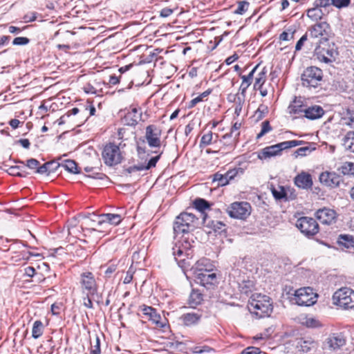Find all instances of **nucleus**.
<instances>
[{
	"mask_svg": "<svg viewBox=\"0 0 354 354\" xmlns=\"http://www.w3.org/2000/svg\"><path fill=\"white\" fill-rule=\"evenodd\" d=\"M312 47L325 45L332 35L331 28L326 22H321L310 27L306 31Z\"/></svg>",
	"mask_w": 354,
	"mask_h": 354,
	"instance_id": "f257e3e1",
	"label": "nucleus"
},
{
	"mask_svg": "<svg viewBox=\"0 0 354 354\" xmlns=\"http://www.w3.org/2000/svg\"><path fill=\"white\" fill-rule=\"evenodd\" d=\"M249 310L259 317H268L272 312V305L268 296L255 293L249 300Z\"/></svg>",
	"mask_w": 354,
	"mask_h": 354,
	"instance_id": "f03ea898",
	"label": "nucleus"
},
{
	"mask_svg": "<svg viewBox=\"0 0 354 354\" xmlns=\"http://www.w3.org/2000/svg\"><path fill=\"white\" fill-rule=\"evenodd\" d=\"M197 220L196 216L191 213L184 212L181 213L176 218L174 223V237L176 238L182 234V238L185 234L189 236V231L192 227H194V223Z\"/></svg>",
	"mask_w": 354,
	"mask_h": 354,
	"instance_id": "7ed1b4c3",
	"label": "nucleus"
},
{
	"mask_svg": "<svg viewBox=\"0 0 354 354\" xmlns=\"http://www.w3.org/2000/svg\"><path fill=\"white\" fill-rule=\"evenodd\" d=\"M302 142L303 141L294 140L282 142L277 145L267 147L259 152L258 158L261 160H266L267 158L278 156L283 149L301 145Z\"/></svg>",
	"mask_w": 354,
	"mask_h": 354,
	"instance_id": "20e7f679",
	"label": "nucleus"
},
{
	"mask_svg": "<svg viewBox=\"0 0 354 354\" xmlns=\"http://www.w3.org/2000/svg\"><path fill=\"white\" fill-rule=\"evenodd\" d=\"M333 301L335 305L351 308L354 307V290L347 287L342 288L333 294Z\"/></svg>",
	"mask_w": 354,
	"mask_h": 354,
	"instance_id": "39448f33",
	"label": "nucleus"
},
{
	"mask_svg": "<svg viewBox=\"0 0 354 354\" xmlns=\"http://www.w3.org/2000/svg\"><path fill=\"white\" fill-rule=\"evenodd\" d=\"M122 221V216L119 214H103L99 216L97 221H92L95 224L93 225L97 228L87 229L88 232H104L105 230L111 225H118Z\"/></svg>",
	"mask_w": 354,
	"mask_h": 354,
	"instance_id": "423d86ee",
	"label": "nucleus"
},
{
	"mask_svg": "<svg viewBox=\"0 0 354 354\" xmlns=\"http://www.w3.org/2000/svg\"><path fill=\"white\" fill-rule=\"evenodd\" d=\"M323 77L322 71L315 66L308 67L301 75L302 85L306 87L315 88Z\"/></svg>",
	"mask_w": 354,
	"mask_h": 354,
	"instance_id": "0eeeda50",
	"label": "nucleus"
},
{
	"mask_svg": "<svg viewBox=\"0 0 354 354\" xmlns=\"http://www.w3.org/2000/svg\"><path fill=\"white\" fill-rule=\"evenodd\" d=\"M201 263L197 262L195 268L192 267L191 271L194 274L197 283L202 286L214 285L216 283V274L215 272L207 269L200 268Z\"/></svg>",
	"mask_w": 354,
	"mask_h": 354,
	"instance_id": "6e6552de",
	"label": "nucleus"
},
{
	"mask_svg": "<svg viewBox=\"0 0 354 354\" xmlns=\"http://www.w3.org/2000/svg\"><path fill=\"white\" fill-rule=\"evenodd\" d=\"M317 297V293L310 287L299 288L295 293V303L299 306H312L316 302Z\"/></svg>",
	"mask_w": 354,
	"mask_h": 354,
	"instance_id": "1a4fd4ad",
	"label": "nucleus"
},
{
	"mask_svg": "<svg viewBox=\"0 0 354 354\" xmlns=\"http://www.w3.org/2000/svg\"><path fill=\"white\" fill-rule=\"evenodd\" d=\"M102 158L104 163L108 166L115 165L121 162L122 156L118 146L109 143L102 151Z\"/></svg>",
	"mask_w": 354,
	"mask_h": 354,
	"instance_id": "9d476101",
	"label": "nucleus"
},
{
	"mask_svg": "<svg viewBox=\"0 0 354 354\" xmlns=\"http://www.w3.org/2000/svg\"><path fill=\"white\" fill-rule=\"evenodd\" d=\"M251 206L247 202H235L227 209L229 216L234 218L245 219L250 214Z\"/></svg>",
	"mask_w": 354,
	"mask_h": 354,
	"instance_id": "9b49d317",
	"label": "nucleus"
},
{
	"mask_svg": "<svg viewBox=\"0 0 354 354\" xmlns=\"http://www.w3.org/2000/svg\"><path fill=\"white\" fill-rule=\"evenodd\" d=\"M297 227L306 236H313L319 231V225L316 221L310 217H301L297 220Z\"/></svg>",
	"mask_w": 354,
	"mask_h": 354,
	"instance_id": "f8f14e48",
	"label": "nucleus"
},
{
	"mask_svg": "<svg viewBox=\"0 0 354 354\" xmlns=\"http://www.w3.org/2000/svg\"><path fill=\"white\" fill-rule=\"evenodd\" d=\"M161 130L155 125H149L146 127L145 138L151 147H160Z\"/></svg>",
	"mask_w": 354,
	"mask_h": 354,
	"instance_id": "ddd939ff",
	"label": "nucleus"
},
{
	"mask_svg": "<svg viewBox=\"0 0 354 354\" xmlns=\"http://www.w3.org/2000/svg\"><path fill=\"white\" fill-rule=\"evenodd\" d=\"M80 278V283L84 290H87V293H90L91 295L97 292V285L93 273L84 272L81 274Z\"/></svg>",
	"mask_w": 354,
	"mask_h": 354,
	"instance_id": "4468645a",
	"label": "nucleus"
},
{
	"mask_svg": "<svg viewBox=\"0 0 354 354\" xmlns=\"http://www.w3.org/2000/svg\"><path fill=\"white\" fill-rule=\"evenodd\" d=\"M315 51L319 60L326 64L333 62L337 55L333 47L330 48V46L326 48L319 45L317 48H315Z\"/></svg>",
	"mask_w": 354,
	"mask_h": 354,
	"instance_id": "2eb2a0df",
	"label": "nucleus"
},
{
	"mask_svg": "<svg viewBox=\"0 0 354 354\" xmlns=\"http://www.w3.org/2000/svg\"><path fill=\"white\" fill-rule=\"evenodd\" d=\"M315 217L322 223L330 225L335 222L337 214L333 209L328 207H324L316 212Z\"/></svg>",
	"mask_w": 354,
	"mask_h": 354,
	"instance_id": "dca6fc26",
	"label": "nucleus"
},
{
	"mask_svg": "<svg viewBox=\"0 0 354 354\" xmlns=\"http://www.w3.org/2000/svg\"><path fill=\"white\" fill-rule=\"evenodd\" d=\"M346 344V339L341 334L333 335L328 337L324 342L323 348L325 350L334 351Z\"/></svg>",
	"mask_w": 354,
	"mask_h": 354,
	"instance_id": "f3484780",
	"label": "nucleus"
},
{
	"mask_svg": "<svg viewBox=\"0 0 354 354\" xmlns=\"http://www.w3.org/2000/svg\"><path fill=\"white\" fill-rule=\"evenodd\" d=\"M189 237H185L184 239L185 245L183 243L182 247L177 246L176 245L175 247L172 248V254L174 257V259L178 263L179 266H180L183 268H186V262L185 259H181L180 257L184 255V249H188L191 248V244L189 242L187 241V239H188Z\"/></svg>",
	"mask_w": 354,
	"mask_h": 354,
	"instance_id": "a211bd4d",
	"label": "nucleus"
},
{
	"mask_svg": "<svg viewBox=\"0 0 354 354\" xmlns=\"http://www.w3.org/2000/svg\"><path fill=\"white\" fill-rule=\"evenodd\" d=\"M319 181L327 187H336L339 185L340 176L335 172L324 171L319 175Z\"/></svg>",
	"mask_w": 354,
	"mask_h": 354,
	"instance_id": "6ab92c4d",
	"label": "nucleus"
},
{
	"mask_svg": "<svg viewBox=\"0 0 354 354\" xmlns=\"http://www.w3.org/2000/svg\"><path fill=\"white\" fill-rule=\"evenodd\" d=\"M294 183L299 188L304 189H309L313 185L311 175L305 171H302L295 177Z\"/></svg>",
	"mask_w": 354,
	"mask_h": 354,
	"instance_id": "aec40b11",
	"label": "nucleus"
},
{
	"mask_svg": "<svg viewBox=\"0 0 354 354\" xmlns=\"http://www.w3.org/2000/svg\"><path fill=\"white\" fill-rule=\"evenodd\" d=\"M161 153H160L158 156H156L155 157L151 158L147 165L145 164H140L138 165H134L132 167H129L127 168L124 171L128 174H131L133 173L139 171H143V170H148L152 167H154L160 159Z\"/></svg>",
	"mask_w": 354,
	"mask_h": 354,
	"instance_id": "412c9836",
	"label": "nucleus"
},
{
	"mask_svg": "<svg viewBox=\"0 0 354 354\" xmlns=\"http://www.w3.org/2000/svg\"><path fill=\"white\" fill-rule=\"evenodd\" d=\"M236 170H230L225 174H222L216 173L213 176V183L217 182V186H224L229 183L230 180H232L236 175Z\"/></svg>",
	"mask_w": 354,
	"mask_h": 354,
	"instance_id": "4be33fe9",
	"label": "nucleus"
},
{
	"mask_svg": "<svg viewBox=\"0 0 354 354\" xmlns=\"http://www.w3.org/2000/svg\"><path fill=\"white\" fill-rule=\"evenodd\" d=\"M317 347V343L310 337L301 338L298 339L297 348L304 353H308Z\"/></svg>",
	"mask_w": 354,
	"mask_h": 354,
	"instance_id": "5701e85b",
	"label": "nucleus"
},
{
	"mask_svg": "<svg viewBox=\"0 0 354 354\" xmlns=\"http://www.w3.org/2000/svg\"><path fill=\"white\" fill-rule=\"evenodd\" d=\"M202 317V313L199 311L189 312L183 314L180 317L183 323L187 326H191L197 324Z\"/></svg>",
	"mask_w": 354,
	"mask_h": 354,
	"instance_id": "b1692460",
	"label": "nucleus"
},
{
	"mask_svg": "<svg viewBox=\"0 0 354 354\" xmlns=\"http://www.w3.org/2000/svg\"><path fill=\"white\" fill-rule=\"evenodd\" d=\"M142 112L136 107H132L124 116L127 124L129 126H135L141 120Z\"/></svg>",
	"mask_w": 354,
	"mask_h": 354,
	"instance_id": "393cba45",
	"label": "nucleus"
},
{
	"mask_svg": "<svg viewBox=\"0 0 354 354\" xmlns=\"http://www.w3.org/2000/svg\"><path fill=\"white\" fill-rule=\"evenodd\" d=\"M206 216V214H204L203 218V224L205 226L212 229L215 233L217 234H221L225 231V225L223 222L219 221L208 220Z\"/></svg>",
	"mask_w": 354,
	"mask_h": 354,
	"instance_id": "a878e982",
	"label": "nucleus"
},
{
	"mask_svg": "<svg viewBox=\"0 0 354 354\" xmlns=\"http://www.w3.org/2000/svg\"><path fill=\"white\" fill-rule=\"evenodd\" d=\"M142 310L144 315L149 316V319L153 323L156 324L160 328H163L165 326V324L160 321V316L156 313V311L154 308L152 307L144 306Z\"/></svg>",
	"mask_w": 354,
	"mask_h": 354,
	"instance_id": "bb28decb",
	"label": "nucleus"
},
{
	"mask_svg": "<svg viewBox=\"0 0 354 354\" xmlns=\"http://www.w3.org/2000/svg\"><path fill=\"white\" fill-rule=\"evenodd\" d=\"M304 113H305L306 118L310 120H315L321 118L323 115L324 111L321 106H313L308 107V109H305Z\"/></svg>",
	"mask_w": 354,
	"mask_h": 354,
	"instance_id": "cd10ccee",
	"label": "nucleus"
},
{
	"mask_svg": "<svg viewBox=\"0 0 354 354\" xmlns=\"http://www.w3.org/2000/svg\"><path fill=\"white\" fill-rule=\"evenodd\" d=\"M259 65H257L249 73L248 75H242V83L240 86V91H241V94L243 95L246 91L247 88L252 84V80L253 79L254 73L258 68Z\"/></svg>",
	"mask_w": 354,
	"mask_h": 354,
	"instance_id": "c85d7f7f",
	"label": "nucleus"
},
{
	"mask_svg": "<svg viewBox=\"0 0 354 354\" xmlns=\"http://www.w3.org/2000/svg\"><path fill=\"white\" fill-rule=\"evenodd\" d=\"M338 243L346 248H354V236L350 234H340L338 237Z\"/></svg>",
	"mask_w": 354,
	"mask_h": 354,
	"instance_id": "c756f323",
	"label": "nucleus"
},
{
	"mask_svg": "<svg viewBox=\"0 0 354 354\" xmlns=\"http://www.w3.org/2000/svg\"><path fill=\"white\" fill-rule=\"evenodd\" d=\"M59 167H63L65 170L72 174L80 173L76 162L72 160H64V162L59 165Z\"/></svg>",
	"mask_w": 354,
	"mask_h": 354,
	"instance_id": "7c9ffc66",
	"label": "nucleus"
},
{
	"mask_svg": "<svg viewBox=\"0 0 354 354\" xmlns=\"http://www.w3.org/2000/svg\"><path fill=\"white\" fill-rule=\"evenodd\" d=\"M100 169V167L98 166L95 167H90L87 166L84 167V171L87 173H91V174H88L87 176L93 178H97V179H104L106 178V175L98 172L97 171Z\"/></svg>",
	"mask_w": 354,
	"mask_h": 354,
	"instance_id": "2f4dec72",
	"label": "nucleus"
},
{
	"mask_svg": "<svg viewBox=\"0 0 354 354\" xmlns=\"http://www.w3.org/2000/svg\"><path fill=\"white\" fill-rule=\"evenodd\" d=\"M344 147L354 153V131H348L344 138Z\"/></svg>",
	"mask_w": 354,
	"mask_h": 354,
	"instance_id": "473e14b6",
	"label": "nucleus"
},
{
	"mask_svg": "<svg viewBox=\"0 0 354 354\" xmlns=\"http://www.w3.org/2000/svg\"><path fill=\"white\" fill-rule=\"evenodd\" d=\"M203 300V295L196 290H193L190 293L189 304L193 307L201 304Z\"/></svg>",
	"mask_w": 354,
	"mask_h": 354,
	"instance_id": "72a5a7b5",
	"label": "nucleus"
},
{
	"mask_svg": "<svg viewBox=\"0 0 354 354\" xmlns=\"http://www.w3.org/2000/svg\"><path fill=\"white\" fill-rule=\"evenodd\" d=\"M194 205L195 208L202 214H204L205 210L210 209L209 203L203 198H196Z\"/></svg>",
	"mask_w": 354,
	"mask_h": 354,
	"instance_id": "f704fd0d",
	"label": "nucleus"
},
{
	"mask_svg": "<svg viewBox=\"0 0 354 354\" xmlns=\"http://www.w3.org/2000/svg\"><path fill=\"white\" fill-rule=\"evenodd\" d=\"M44 325L39 320H37L34 322L32 329V336L34 339H37L41 337L43 334Z\"/></svg>",
	"mask_w": 354,
	"mask_h": 354,
	"instance_id": "c9c22d12",
	"label": "nucleus"
},
{
	"mask_svg": "<svg viewBox=\"0 0 354 354\" xmlns=\"http://www.w3.org/2000/svg\"><path fill=\"white\" fill-rule=\"evenodd\" d=\"M307 15L309 18L313 20L321 19L322 15V11L318 6L315 5V7L308 10Z\"/></svg>",
	"mask_w": 354,
	"mask_h": 354,
	"instance_id": "e433bc0d",
	"label": "nucleus"
},
{
	"mask_svg": "<svg viewBox=\"0 0 354 354\" xmlns=\"http://www.w3.org/2000/svg\"><path fill=\"white\" fill-rule=\"evenodd\" d=\"M312 146L313 145H310L308 146L297 149L294 153L295 158H297L298 156H306L310 153H311L315 149V147Z\"/></svg>",
	"mask_w": 354,
	"mask_h": 354,
	"instance_id": "4c0bfd02",
	"label": "nucleus"
},
{
	"mask_svg": "<svg viewBox=\"0 0 354 354\" xmlns=\"http://www.w3.org/2000/svg\"><path fill=\"white\" fill-rule=\"evenodd\" d=\"M339 171L344 175H354V163L346 162L340 167Z\"/></svg>",
	"mask_w": 354,
	"mask_h": 354,
	"instance_id": "58836bf2",
	"label": "nucleus"
},
{
	"mask_svg": "<svg viewBox=\"0 0 354 354\" xmlns=\"http://www.w3.org/2000/svg\"><path fill=\"white\" fill-rule=\"evenodd\" d=\"M299 102V101L295 100L293 103L289 105L288 111L290 113L297 114L304 112V109H302Z\"/></svg>",
	"mask_w": 354,
	"mask_h": 354,
	"instance_id": "ea45409f",
	"label": "nucleus"
},
{
	"mask_svg": "<svg viewBox=\"0 0 354 354\" xmlns=\"http://www.w3.org/2000/svg\"><path fill=\"white\" fill-rule=\"evenodd\" d=\"M8 174L12 176H17L19 177H26V175L24 174V167L19 166H11L9 167Z\"/></svg>",
	"mask_w": 354,
	"mask_h": 354,
	"instance_id": "a19ab883",
	"label": "nucleus"
},
{
	"mask_svg": "<svg viewBox=\"0 0 354 354\" xmlns=\"http://www.w3.org/2000/svg\"><path fill=\"white\" fill-rule=\"evenodd\" d=\"M271 191L273 196L277 200H281L286 197V194L283 187H279L278 189L273 187L271 189Z\"/></svg>",
	"mask_w": 354,
	"mask_h": 354,
	"instance_id": "79ce46f5",
	"label": "nucleus"
},
{
	"mask_svg": "<svg viewBox=\"0 0 354 354\" xmlns=\"http://www.w3.org/2000/svg\"><path fill=\"white\" fill-rule=\"evenodd\" d=\"M91 354H100V342L97 336L91 342Z\"/></svg>",
	"mask_w": 354,
	"mask_h": 354,
	"instance_id": "37998d69",
	"label": "nucleus"
},
{
	"mask_svg": "<svg viewBox=\"0 0 354 354\" xmlns=\"http://www.w3.org/2000/svg\"><path fill=\"white\" fill-rule=\"evenodd\" d=\"M266 81V73L264 71H261L258 74V76L255 79L254 88L261 89L262 88L263 84Z\"/></svg>",
	"mask_w": 354,
	"mask_h": 354,
	"instance_id": "c03bdc74",
	"label": "nucleus"
},
{
	"mask_svg": "<svg viewBox=\"0 0 354 354\" xmlns=\"http://www.w3.org/2000/svg\"><path fill=\"white\" fill-rule=\"evenodd\" d=\"M210 93V91L207 90L205 92L202 93L200 95L197 96L196 97L192 99L189 102V107H194L196 106L198 102L203 100V98L208 96Z\"/></svg>",
	"mask_w": 354,
	"mask_h": 354,
	"instance_id": "a18cd8bd",
	"label": "nucleus"
},
{
	"mask_svg": "<svg viewBox=\"0 0 354 354\" xmlns=\"http://www.w3.org/2000/svg\"><path fill=\"white\" fill-rule=\"evenodd\" d=\"M240 127H241L240 123H238V122L234 123V124L233 125V127L231 129L230 133L225 134L223 136V138L226 139V138L232 137V136H234V138H237L238 136L239 135V133L237 131L240 129Z\"/></svg>",
	"mask_w": 354,
	"mask_h": 354,
	"instance_id": "49530a36",
	"label": "nucleus"
},
{
	"mask_svg": "<svg viewBox=\"0 0 354 354\" xmlns=\"http://www.w3.org/2000/svg\"><path fill=\"white\" fill-rule=\"evenodd\" d=\"M244 97L245 94L243 95V97H241L240 96H237L236 97L234 108V113L236 115H239L242 111L243 104L244 102Z\"/></svg>",
	"mask_w": 354,
	"mask_h": 354,
	"instance_id": "de8ad7c7",
	"label": "nucleus"
},
{
	"mask_svg": "<svg viewBox=\"0 0 354 354\" xmlns=\"http://www.w3.org/2000/svg\"><path fill=\"white\" fill-rule=\"evenodd\" d=\"M249 7V3L247 1H241L239 3L236 9L234 11V13L237 15L244 14Z\"/></svg>",
	"mask_w": 354,
	"mask_h": 354,
	"instance_id": "09e8293b",
	"label": "nucleus"
},
{
	"mask_svg": "<svg viewBox=\"0 0 354 354\" xmlns=\"http://www.w3.org/2000/svg\"><path fill=\"white\" fill-rule=\"evenodd\" d=\"M213 138V133L210 131L207 134H205L202 136L200 141V146H207L211 144Z\"/></svg>",
	"mask_w": 354,
	"mask_h": 354,
	"instance_id": "8fccbe9b",
	"label": "nucleus"
},
{
	"mask_svg": "<svg viewBox=\"0 0 354 354\" xmlns=\"http://www.w3.org/2000/svg\"><path fill=\"white\" fill-rule=\"evenodd\" d=\"M271 131V127L270 126V123L268 120H266L261 124V130L260 133L257 134V138H260L263 136L266 133Z\"/></svg>",
	"mask_w": 354,
	"mask_h": 354,
	"instance_id": "3c124183",
	"label": "nucleus"
},
{
	"mask_svg": "<svg viewBox=\"0 0 354 354\" xmlns=\"http://www.w3.org/2000/svg\"><path fill=\"white\" fill-rule=\"evenodd\" d=\"M295 30L288 29L286 31H283L279 36L280 40L289 41L293 39Z\"/></svg>",
	"mask_w": 354,
	"mask_h": 354,
	"instance_id": "603ef678",
	"label": "nucleus"
},
{
	"mask_svg": "<svg viewBox=\"0 0 354 354\" xmlns=\"http://www.w3.org/2000/svg\"><path fill=\"white\" fill-rule=\"evenodd\" d=\"M304 324L307 327H310V328H317V327L321 326V324L319 322V321L313 317L306 318Z\"/></svg>",
	"mask_w": 354,
	"mask_h": 354,
	"instance_id": "864d4df0",
	"label": "nucleus"
},
{
	"mask_svg": "<svg viewBox=\"0 0 354 354\" xmlns=\"http://www.w3.org/2000/svg\"><path fill=\"white\" fill-rule=\"evenodd\" d=\"M30 40L27 37H18L14 39L12 44L15 46H24L29 43Z\"/></svg>",
	"mask_w": 354,
	"mask_h": 354,
	"instance_id": "5fc2aeb1",
	"label": "nucleus"
},
{
	"mask_svg": "<svg viewBox=\"0 0 354 354\" xmlns=\"http://www.w3.org/2000/svg\"><path fill=\"white\" fill-rule=\"evenodd\" d=\"M306 41H309V37H308L306 32L304 35L297 42L295 46V50H300L304 45V43Z\"/></svg>",
	"mask_w": 354,
	"mask_h": 354,
	"instance_id": "6e6d98bb",
	"label": "nucleus"
},
{
	"mask_svg": "<svg viewBox=\"0 0 354 354\" xmlns=\"http://www.w3.org/2000/svg\"><path fill=\"white\" fill-rule=\"evenodd\" d=\"M350 3V0H332V5L338 8L347 6Z\"/></svg>",
	"mask_w": 354,
	"mask_h": 354,
	"instance_id": "4d7b16f0",
	"label": "nucleus"
},
{
	"mask_svg": "<svg viewBox=\"0 0 354 354\" xmlns=\"http://www.w3.org/2000/svg\"><path fill=\"white\" fill-rule=\"evenodd\" d=\"M39 165V162L35 159V158H30L27 160L26 167H28L29 169H37Z\"/></svg>",
	"mask_w": 354,
	"mask_h": 354,
	"instance_id": "13d9d810",
	"label": "nucleus"
},
{
	"mask_svg": "<svg viewBox=\"0 0 354 354\" xmlns=\"http://www.w3.org/2000/svg\"><path fill=\"white\" fill-rule=\"evenodd\" d=\"M260 350L259 348L254 346H249L244 349L241 354H259Z\"/></svg>",
	"mask_w": 354,
	"mask_h": 354,
	"instance_id": "bf43d9fd",
	"label": "nucleus"
},
{
	"mask_svg": "<svg viewBox=\"0 0 354 354\" xmlns=\"http://www.w3.org/2000/svg\"><path fill=\"white\" fill-rule=\"evenodd\" d=\"M50 165V162L45 163L42 165L41 166L38 167V168L36 170V173L44 174L46 173L48 171V165Z\"/></svg>",
	"mask_w": 354,
	"mask_h": 354,
	"instance_id": "052dcab7",
	"label": "nucleus"
},
{
	"mask_svg": "<svg viewBox=\"0 0 354 354\" xmlns=\"http://www.w3.org/2000/svg\"><path fill=\"white\" fill-rule=\"evenodd\" d=\"M330 4H332V0H317L315 3V5L320 8L326 7Z\"/></svg>",
	"mask_w": 354,
	"mask_h": 354,
	"instance_id": "680f3d73",
	"label": "nucleus"
},
{
	"mask_svg": "<svg viewBox=\"0 0 354 354\" xmlns=\"http://www.w3.org/2000/svg\"><path fill=\"white\" fill-rule=\"evenodd\" d=\"M89 295H91V294L90 293H87L86 297H84V299H83V304L86 308H93V304H92V301H91V299L89 297Z\"/></svg>",
	"mask_w": 354,
	"mask_h": 354,
	"instance_id": "e2e57ef3",
	"label": "nucleus"
},
{
	"mask_svg": "<svg viewBox=\"0 0 354 354\" xmlns=\"http://www.w3.org/2000/svg\"><path fill=\"white\" fill-rule=\"evenodd\" d=\"M24 19L26 22L33 21L37 19V13L31 12L27 14L24 16Z\"/></svg>",
	"mask_w": 354,
	"mask_h": 354,
	"instance_id": "0e129e2a",
	"label": "nucleus"
},
{
	"mask_svg": "<svg viewBox=\"0 0 354 354\" xmlns=\"http://www.w3.org/2000/svg\"><path fill=\"white\" fill-rule=\"evenodd\" d=\"M61 304H53L51 306V311L53 315H59L60 313Z\"/></svg>",
	"mask_w": 354,
	"mask_h": 354,
	"instance_id": "69168bd1",
	"label": "nucleus"
},
{
	"mask_svg": "<svg viewBox=\"0 0 354 354\" xmlns=\"http://www.w3.org/2000/svg\"><path fill=\"white\" fill-rule=\"evenodd\" d=\"M133 279V271L129 269L127 272V275L124 279V283H129Z\"/></svg>",
	"mask_w": 354,
	"mask_h": 354,
	"instance_id": "338daca9",
	"label": "nucleus"
},
{
	"mask_svg": "<svg viewBox=\"0 0 354 354\" xmlns=\"http://www.w3.org/2000/svg\"><path fill=\"white\" fill-rule=\"evenodd\" d=\"M345 124L349 126L351 128L354 129V116L346 118Z\"/></svg>",
	"mask_w": 354,
	"mask_h": 354,
	"instance_id": "774afa93",
	"label": "nucleus"
}]
</instances>
